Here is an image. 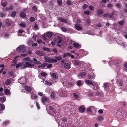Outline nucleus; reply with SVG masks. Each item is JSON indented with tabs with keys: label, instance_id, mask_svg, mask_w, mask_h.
<instances>
[{
	"label": "nucleus",
	"instance_id": "obj_62",
	"mask_svg": "<svg viewBox=\"0 0 127 127\" xmlns=\"http://www.w3.org/2000/svg\"><path fill=\"white\" fill-rule=\"evenodd\" d=\"M101 93V92H96V96H98V95H100Z\"/></svg>",
	"mask_w": 127,
	"mask_h": 127
},
{
	"label": "nucleus",
	"instance_id": "obj_15",
	"mask_svg": "<svg viewBox=\"0 0 127 127\" xmlns=\"http://www.w3.org/2000/svg\"><path fill=\"white\" fill-rule=\"evenodd\" d=\"M25 88L26 90L28 92H30L31 90V88L28 86H26L25 87Z\"/></svg>",
	"mask_w": 127,
	"mask_h": 127
},
{
	"label": "nucleus",
	"instance_id": "obj_37",
	"mask_svg": "<svg viewBox=\"0 0 127 127\" xmlns=\"http://www.w3.org/2000/svg\"><path fill=\"white\" fill-rule=\"evenodd\" d=\"M31 98L32 99L34 98L35 99H36L37 98V96H36L35 95H32L31 96Z\"/></svg>",
	"mask_w": 127,
	"mask_h": 127
},
{
	"label": "nucleus",
	"instance_id": "obj_19",
	"mask_svg": "<svg viewBox=\"0 0 127 127\" xmlns=\"http://www.w3.org/2000/svg\"><path fill=\"white\" fill-rule=\"evenodd\" d=\"M118 84L120 86H122L123 85V83L122 81H117Z\"/></svg>",
	"mask_w": 127,
	"mask_h": 127
},
{
	"label": "nucleus",
	"instance_id": "obj_10",
	"mask_svg": "<svg viewBox=\"0 0 127 127\" xmlns=\"http://www.w3.org/2000/svg\"><path fill=\"white\" fill-rule=\"evenodd\" d=\"M75 27L77 30L78 31L81 30L82 29V28L78 24H77L75 25Z\"/></svg>",
	"mask_w": 127,
	"mask_h": 127
},
{
	"label": "nucleus",
	"instance_id": "obj_36",
	"mask_svg": "<svg viewBox=\"0 0 127 127\" xmlns=\"http://www.w3.org/2000/svg\"><path fill=\"white\" fill-rule=\"evenodd\" d=\"M81 82L80 80H78L77 82V85L78 86H80L81 85Z\"/></svg>",
	"mask_w": 127,
	"mask_h": 127
},
{
	"label": "nucleus",
	"instance_id": "obj_34",
	"mask_svg": "<svg viewBox=\"0 0 127 127\" xmlns=\"http://www.w3.org/2000/svg\"><path fill=\"white\" fill-rule=\"evenodd\" d=\"M97 120L99 121H101L103 120V118L101 116H99L98 117Z\"/></svg>",
	"mask_w": 127,
	"mask_h": 127
},
{
	"label": "nucleus",
	"instance_id": "obj_24",
	"mask_svg": "<svg viewBox=\"0 0 127 127\" xmlns=\"http://www.w3.org/2000/svg\"><path fill=\"white\" fill-rule=\"evenodd\" d=\"M52 76L54 78H57L58 77V75L56 73H53L52 74Z\"/></svg>",
	"mask_w": 127,
	"mask_h": 127
},
{
	"label": "nucleus",
	"instance_id": "obj_13",
	"mask_svg": "<svg viewBox=\"0 0 127 127\" xmlns=\"http://www.w3.org/2000/svg\"><path fill=\"white\" fill-rule=\"evenodd\" d=\"M36 53L37 55H40L41 56H43L44 54L43 53L42 51H37L36 52Z\"/></svg>",
	"mask_w": 127,
	"mask_h": 127
},
{
	"label": "nucleus",
	"instance_id": "obj_5",
	"mask_svg": "<svg viewBox=\"0 0 127 127\" xmlns=\"http://www.w3.org/2000/svg\"><path fill=\"white\" fill-rule=\"evenodd\" d=\"M95 108L93 106L89 107L87 109V111L88 112H91L95 110Z\"/></svg>",
	"mask_w": 127,
	"mask_h": 127
},
{
	"label": "nucleus",
	"instance_id": "obj_60",
	"mask_svg": "<svg viewBox=\"0 0 127 127\" xmlns=\"http://www.w3.org/2000/svg\"><path fill=\"white\" fill-rule=\"evenodd\" d=\"M113 6V5L112 4H108L107 5V7L109 8H111Z\"/></svg>",
	"mask_w": 127,
	"mask_h": 127
},
{
	"label": "nucleus",
	"instance_id": "obj_4",
	"mask_svg": "<svg viewBox=\"0 0 127 127\" xmlns=\"http://www.w3.org/2000/svg\"><path fill=\"white\" fill-rule=\"evenodd\" d=\"M60 95L62 97H66L67 95V92L64 91H62L60 93Z\"/></svg>",
	"mask_w": 127,
	"mask_h": 127
},
{
	"label": "nucleus",
	"instance_id": "obj_18",
	"mask_svg": "<svg viewBox=\"0 0 127 127\" xmlns=\"http://www.w3.org/2000/svg\"><path fill=\"white\" fill-rule=\"evenodd\" d=\"M46 36L48 38H50L52 36V34L50 32H49L46 34Z\"/></svg>",
	"mask_w": 127,
	"mask_h": 127
},
{
	"label": "nucleus",
	"instance_id": "obj_46",
	"mask_svg": "<svg viewBox=\"0 0 127 127\" xmlns=\"http://www.w3.org/2000/svg\"><path fill=\"white\" fill-rule=\"evenodd\" d=\"M118 23L120 25H122L124 24V21H123L122 20V21H119Z\"/></svg>",
	"mask_w": 127,
	"mask_h": 127
},
{
	"label": "nucleus",
	"instance_id": "obj_7",
	"mask_svg": "<svg viewBox=\"0 0 127 127\" xmlns=\"http://www.w3.org/2000/svg\"><path fill=\"white\" fill-rule=\"evenodd\" d=\"M64 66L65 68L67 69H69L71 68L69 64L67 63H65Z\"/></svg>",
	"mask_w": 127,
	"mask_h": 127
},
{
	"label": "nucleus",
	"instance_id": "obj_9",
	"mask_svg": "<svg viewBox=\"0 0 127 127\" xmlns=\"http://www.w3.org/2000/svg\"><path fill=\"white\" fill-rule=\"evenodd\" d=\"M61 122L62 123L61 124V125L62 126H64V125L65 124H66L67 123V121L66 119L64 118H63L62 119V120L61 121Z\"/></svg>",
	"mask_w": 127,
	"mask_h": 127
},
{
	"label": "nucleus",
	"instance_id": "obj_16",
	"mask_svg": "<svg viewBox=\"0 0 127 127\" xmlns=\"http://www.w3.org/2000/svg\"><path fill=\"white\" fill-rule=\"evenodd\" d=\"M79 110L80 112H83L84 111L85 108L83 106H81L80 107Z\"/></svg>",
	"mask_w": 127,
	"mask_h": 127
},
{
	"label": "nucleus",
	"instance_id": "obj_49",
	"mask_svg": "<svg viewBox=\"0 0 127 127\" xmlns=\"http://www.w3.org/2000/svg\"><path fill=\"white\" fill-rule=\"evenodd\" d=\"M124 69L126 70H127V63H125L124 64Z\"/></svg>",
	"mask_w": 127,
	"mask_h": 127
},
{
	"label": "nucleus",
	"instance_id": "obj_44",
	"mask_svg": "<svg viewBox=\"0 0 127 127\" xmlns=\"http://www.w3.org/2000/svg\"><path fill=\"white\" fill-rule=\"evenodd\" d=\"M32 9L34 11L37 12V8L35 6H34L32 8Z\"/></svg>",
	"mask_w": 127,
	"mask_h": 127
},
{
	"label": "nucleus",
	"instance_id": "obj_8",
	"mask_svg": "<svg viewBox=\"0 0 127 127\" xmlns=\"http://www.w3.org/2000/svg\"><path fill=\"white\" fill-rule=\"evenodd\" d=\"M74 64L76 66H80L81 65V62L80 61L75 60L74 61Z\"/></svg>",
	"mask_w": 127,
	"mask_h": 127
},
{
	"label": "nucleus",
	"instance_id": "obj_53",
	"mask_svg": "<svg viewBox=\"0 0 127 127\" xmlns=\"http://www.w3.org/2000/svg\"><path fill=\"white\" fill-rule=\"evenodd\" d=\"M17 51L18 52H21L20 48V46L18 47L16 49Z\"/></svg>",
	"mask_w": 127,
	"mask_h": 127
},
{
	"label": "nucleus",
	"instance_id": "obj_43",
	"mask_svg": "<svg viewBox=\"0 0 127 127\" xmlns=\"http://www.w3.org/2000/svg\"><path fill=\"white\" fill-rule=\"evenodd\" d=\"M87 77L90 80H91L93 79V77L90 74H89L88 75Z\"/></svg>",
	"mask_w": 127,
	"mask_h": 127
},
{
	"label": "nucleus",
	"instance_id": "obj_33",
	"mask_svg": "<svg viewBox=\"0 0 127 127\" xmlns=\"http://www.w3.org/2000/svg\"><path fill=\"white\" fill-rule=\"evenodd\" d=\"M5 100V98L3 97H0V101L4 102Z\"/></svg>",
	"mask_w": 127,
	"mask_h": 127
},
{
	"label": "nucleus",
	"instance_id": "obj_50",
	"mask_svg": "<svg viewBox=\"0 0 127 127\" xmlns=\"http://www.w3.org/2000/svg\"><path fill=\"white\" fill-rule=\"evenodd\" d=\"M51 97L53 98H54L55 97L54 93V92H52L51 93Z\"/></svg>",
	"mask_w": 127,
	"mask_h": 127
},
{
	"label": "nucleus",
	"instance_id": "obj_55",
	"mask_svg": "<svg viewBox=\"0 0 127 127\" xmlns=\"http://www.w3.org/2000/svg\"><path fill=\"white\" fill-rule=\"evenodd\" d=\"M89 9L91 10H94V7L92 6H90L89 7Z\"/></svg>",
	"mask_w": 127,
	"mask_h": 127
},
{
	"label": "nucleus",
	"instance_id": "obj_29",
	"mask_svg": "<svg viewBox=\"0 0 127 127\" xmlns=\"http://www.w3.org/2000/svg\"><path fill=\"white\" fill-rule=\"evenodd\" d=\"M57 2L59 5H62V2L61 0H57Z\"/></svg>",
	"mask_w": 127,
	"mask_h": 127
},
{
	"label": "nucleus",
	"instance_id": "obj_42",
	"mask_svg": "<svg viewBox=\"0 0 127 127\" xmlns=\"http://www.w3.org/2000/svg\"><path fill=\"white\" fill-rule=\"evenodd\" d=\"M47 64V63H43L41 65V66L42 68L44 67L45 66H46Z\"/></svg>",
	"mask_w": 127,
	"mask_h": 127
},
{
	"label": "nucleus",
	"instance_id": "obj_39",
	"mask_svg": "<svg viewBox=\"0 0 127 127\" xmlns=\"http://www.w3.org/2000/svg\"><path fill=\"white\" fill-rule=\"evenodd\" d=\"M16 14V12L15 11L13 12L11 14V16L12 17H15Z\"/></svg>",
	"mask_w": 127,
	"mask_h": 127
},
{
	"label": "nucleus",
	"instance_id": "obj_21",
	"mask_svg": "<svg viewBox=\"0 0 127 127\" xmlns=\"http://www.w3.org/2000/svg\"><path fill=\"white\" fill-rule=\"evenodd\" d=\"M5 109V106L3 104H0V110H4Z\"/></svg>",
	"mask_w": 127,
	"mask_h": 127
},
{
	"label": "nucleus",
	"instance_id": "obj_41",
	"mask_svg": "<svg viewBox=\"0 0 127 127\" xmlns=\"http://www.w3.org/2000/svg\"><path fill=\"white\" fill-rule=\"evenodd\" d=\"M61 29V30L63 32H66L67 30L66 28L64 27H62Z\"/></svg>",
	"mask_w": 127,
	"mask_h": 127
},
{
	"label": "nucleus",
	"instance_id": "obj_23",
	"mask_svg": "<svg viewBox=\"0 0 127 127\" xmlns=\"http://www.w3.org/2000/svg\"><path fill=\"white\" fill-rule=\"evenodd\" d=\"M20 16L21 17L23 18H25L26 16L25 14L23 12L21 13L20 14Z\"/></svg>",
	"mask_w": 127,
	"mask_h": 127
},
{
	"label": "nucleus",
	"instance_id": "obj_38",
	"mask_svg": "<svg viewBox=\"0 0 127 127\" xmlns=\"http://www.w3.org/2000/svg\"><path fill=\"white\" fill-rule=\"evenodd\" d=\"M10 81L9 79H7L5 81V83L6 85H8L10 84Z\"/></svg>",
	"mask_w": 127,
	"mask_h": 127
},
{
	"label": "nucleus",
	"instance_id": "obj_59",
	"mask_svg": "<svg viewBox=\"0 0 127 127\" xmlns=\"http://www.w3.org/2000/svg\"><path fill=\"white\" fill-rule=\"evenodd\" d=\"M34 63L36 64H41L40 62L39 61H36Z\"/></svg>",
	"mask_w": 127,
	"mask_h": 127
},
{
	"label": "nucleus",
	"instance_id": "obj_30",
	"mask_svg": "<svg viewBox=\"0 0 127 127\" xmlns=\"http://www.w3.org/2000/svg\"><path fill=\"white\" fill-rule=\"evenodd\" d=\"M40 74H41L42 76L43 77H45V76H46L47 75V74L45 72H41L40 73Z\"/></svg>",
	"mask_w": 127,
	"mask_h": 127
},
{
	"label": "nucleus",
	"instance_id": "obj_31",
	"mask_svg": "<svg viewBox=\"0 0 127 127\" xmlns=\"http://www.w3.org/2000/svg\"><path fill=\"white\" fill-rule=\"evenodd\" d=\"M21 63L17 64L16 65V68L17 69L18 68L19 66L21 67Z\"/></svg>",
	"mask_w": 127,
	"mask_h": 127
},
{
	"label": "nucleus",
	"instance_id": "obj_20",
	"mask_svg": "<svg viewBox=\"0 0 127 127\" xmlns=\"http://www.w3.org/2000/svg\"><path fill=\"white\" fill-rule=\"evenodd\" d=\"M42 103H44L46 102L47 100V97H43L42 98Z\"/></svg>",
	"mask_w": 127,
	"mask_h": 127
},
{
	"label": "nucleus",
	"instance_id": "obj_40",
	"mask_svg": "<svg viewBox=\"0 0 127 127\" xmlns=\"http://www.w3.org/2000/svg\"><path fill=\"white\" fill-rule=\"evenodd\" d=\"M30 20L32 22L35 21V18L33 17H31L30 18Z\"/></svg>",
	"mask_w": 127,
	"mask_h": 127
},
{
	"label": "nucleus",
	"instance_id": "obj_26",
	"mask_svg": "<svg viewBox=\"0 0 127 127\" xmlns=\"http://www.w3.org/2000/svg\"><path fill=\"white\" fill-rule=\"evenodd\" d=\"M97 13L98 14H101L103 13V12L101 9H99L97 11Z\"/></svg>",
	"mask_w": 127,
	"mask_h": 127
},
{
	"label": "nucleus",
	"instance_id": "obj_64",
	"mask_svg": "<svg viewBox=\"0 0 127 127\" xmlns=\"http://www.w3.org/2000/svg\"><path fill=\"white\" fill-rule=\"evenodd\" d=\"M9 9L10 10H13L14 9V7L12 6H10Z\"/></svg>",
	"mask_w": 127,
	"mask_h": 127
},
{
	"label": "nucleus",
	"instance_id": "obj_54",
	"mask_svg": "<svg viewBox=\"0 0 127 127\" xmlns=\"http://www.w3.org/2000/svg\"><path fill=\"white\" fill-rule=\"evenodd\" d=\"M115 63H116L115 65L116 66H118L119 65H120V64L119 62H115Z\"/></svg>",
	"mask_w": 127,
	"mask_h": 127
},
{
	"label": "nucleus",
	"instance_id": "obj_47",
	"mask_svg": "<svg viewBox=\"0 0 127 127\" xmlns=\"http://www.w3.org/2000/svg\"><path fill=\"white\" fill-rule=\"evenodd\" d=\"M6 15L4 13L2 12H1L0 13V16L3 17L5 16Z\"/></svg>",
	"mask_w": 127,
	"mask_h": 127
},
{
	"label": "nucleus",
	"instance_id": "obj_35",
	"mask_svg": "<svg viewBox=\"0 0 127 127\" xmlns=\"http://www.w3.org/2000/svg\"><path fill=\"white\" fill-rule=\"evenodd\" d=\"M73 95L75 99H77L78 98V95L75 93H74L73 94Z\"/></svg>",
	"mask_w": 127,
	"mask_h": 127
},
{
	"label": "nucleus",
	"instance_id": "obj_2",
	"mask_svg": "<svg viewBox=\"0 0 127 127\" xmlns=\"http://www.w3.org/2000/svg\"><path fill=\"white\" fill-rule=\"evenodd\" d=\"M114 15V13L113 12L112 13L110 14L107 13L104 14L103 15V16L104 17H108L110 18H113V16Z\"/></svg>",
	"mask_w": 127,
	"mask_h": 127
},
{
	"label": "nucleus",
	"instance_id": "obj_12",
	"mask_svg": "<svg viewBox=\"0 0 127 127\" xmlns=\"http://www.w3.org/2000/svg\"><path fill=\"white\" fill-rule=\"evenodd\" d=\"M20 48L21 52L22 53H24L25 51V49L24 45H22L20 46Z\"/></svg>",
	"mask_w": 127,
	"mask_h": 127
},
{
	"label": "nucleus",
	"instance_id": "obj_14",
	"mask_svg": "<svg viewBox=\"0 0 127 127\" xmlns=\"http://www.w3.org/2000/svg\"><path fill=\"white\" fill-rule=\"evenodd\" d=\"M86 83L88 84L92 85L93 84V82L89 80H86L85 81Z\"/></svg>",
	"mask_w": 127,
	"mask_h": 127
},
{
	"label": "nucleus",
	"instance_id": "obj_3",
	"mask_svg": "<svg viewBox=\"0 0 127 127\" xmlns=\"http://www.w3.org/2000/svg\"><path fill=\"white\" fill-rule=\"evenodd\" d=\"M25 64L26 65L24 66L25 67H32L34 66V65L32 63H30L29 62H26L25 63Z\"/></svg>",
	"mask_w": 127,
	"mask_h": 127
},
{
	"label": "nucleus",
	"instance_id": "obj_51",
	"mask_svg": "<svg viewBox=\"0 0 127 127\" xmlns=\"http://www.w3.org/2000/svg\"><path fill=\"white\" fill-rule=\"evenodd\" d=\"M90 13V12L89 11H85L84 13V14H87V15H89Z\"/></svg>",
	"mask_w": 127,
	"mask_h": 127
},
{
	"label": "nucleus",
	"instance_id": "obj_61",
	"mask_svg": "<svg viewBox=\"0 0 127 127\" xmlns=\"http://www.w3.org/2000/svg\"><path fill=\"white\" fill-rule=\"evenodd\" d=\"M98 112L99 113L102 114L103 113V111L102 110L100 109L98 111Z\"/></svg>",
	"mask_w": 127,
	"mask_h": 127
},
{
	"label": "nucleus",
	"instance_id": "obj_32",
	"mask_svg": "<svg viewBox=\"0 0 127 127\" xmlns=\"http://www.w3.org/2000/svg\"><path fill=\"white\" fill-rule=\"evenodd\" d=\"M70 56V54L69 53H66L64 54L63 56V57H65L67 56Z\"/></svg>",
	"mask_w": 127,
	"mask_h": 127
},
{
	"label": "nucleus",
	"instance_id": "obj_58",
	"mask_svg": "<svg viewBox=\"0 0 127 127\" xmlns=\"http://www.w3.org/2000/svg\"><path fill=\"white\" fill-rule=\"evenodd\" d=\"M104 86L105 88H106L108 84L107 83H105L104 84Z\"/></svg>",
	"mask_w": 127,
	"mask_h": 127
},
{
	"label": "nucleus",
	"instance_id": "obj_27",
	"mask_svg": "<svg viewBox=\"0 0 127 127\" xmlns=\"http://www.w3.org/2000/svg\"><path fill=\"white\" fill-rule=\"evenodd\" d=\"M4 92L6 94L8 95L10 94V91L9 89H6L4 90Z\"/></svg>",
	"mask_w": 127,
	"mask_h": 127
},
{
	"label": "nucleus",
	"instance_id": "obj_63",
	"mask_svg": "<svg viewBox=\"0 0 127 127\" xmlns=\"http://www.w3.org/2000/svg\"><path fill=\"white\" fill-rule=\"evenodd\" d=\"M36 37H37V36L35 34V35H33V39L34 40H36Z\"/></svg>",
	"mask_w": 127,
	"mask_h": 127
},
{
	"label": "nucleus",
	"instance_id": "obj_17",
	"mask_svg": "<svg viewBox=\"0 0 127 127\" xmlns=\"http://www.w3.org/2000/svg\"><path fill=\"white\" fill-rule=\"evenodd\" d=\"M59 20L61 22L66 23L67 22V21L65 19L60 18L59 19Z\"/></svg>",
	"mask_w": 127,
	"mask_h": 127
},
{
	"label": "nucleus",
	"instance_id": "obj_25",
	"mask_svg": "<svg viewBox=\"0 0 127 127\" xmlns=\"http://www.w3.org/2000/svg\"><path fill=\"white\" fill-rule=\"evenodd\" d=\"M45 84L49 86L53 84L52 83L49 82L46 80L45 81Z\"/></svg>",
	"mask_w": 127,
	"mask_h": 127
},
{
	"label": "nucleus",
	"instance_id": "obj_1",
	"mask_svg": "<svg viewBox=\"0 0 127 127\" xmlns=\"http://www.w3.org/2000/svg\"><path fill=\"white\" fill-rule=\"evenodd\" d=\"M45 60L46 62L49 63H54L56 62L57 61L56 59L53 58H51L49 57H45Z\"/></svg>",
	"mask_w": 127,
	"mask_h": 127
},
{
	"label": "nucleus",
	"instance_id": "obj_52",
	"mask_svg": "<svg viewBox=\"0 0 127 127\" xmlns=\"http://www.w3.org/2000/svg\"><path fill=\"white\" fill-rule=\"evenodd\" d=\"M88 5L87 4H84L83 6V9H86L88 7Z\"/></svg>",
	"mask_w": 127,
	"mask_h": 127
},
{
	"label": "nucleus",
	"instance_id": "obj_45",
	"mask_svg": "<svg viewBox=\"0 0 127 127\" xmlns=\"http://www.w3.org/2000/svg\"><path fill=\"white\" fill-rule=\"evenodd\" d=\"M30 59V57H27L25 58L24 60L25 61H27L29 62Z\"/></svg>",
	"mask_w": 127,
	"mask_h": 127
},
{
	"label": "nucleus",
	"instance_id": "obj_22",
	"mask_svg": "<svg viewBox=\"0 0 127 127\" xmlns=\"http://www.w3.org/2000/svg\"><path fill=\"white\" fill-rule=\"evenodd\" d=\"M86 73L84 72H82L80 73H79V75L81 77H83L84 76L86 75Z\"/></svg>",
	"mask_w": 127,
	"mask_h": 127
},
{
	"label": "nucleus",
	"instance_id": "obj_48",
	"mask_svg": "<svg viewBox=\"0 0 127 127\" xmlns=\"http://www.w3.org/2000/svg\"><path fill=\"white\" fill-rule=\"evenodd\" d=\"M19 25L22 27H25L26 26V25L24 23H21Z\"/></svg>",
	"mask_w": 127,
	"mask_h": 127
},
{
	"label": "nucleus",
	"instance_id": "obj_6",
	"mask_svg": "<svg viewBox=\"0 0 127 127\" xmlns=\"http://www.w3.org/2000/svg\"><path fill=\"white\" fill-rule=\"evenodd\" d=\"M62 40V38L58 36L56 40H54V41L57 44H60Z\"/></svg>",
	"mask_w": 127,
	"mask_h": 127
},
{
	"label": "nucleus",
	"instance_id": "obj_57",
	"mask_svg": "<svg viewBox=\"0 0 127 127\" xmlns=\"http://www.w3.org/2000/svg\"><path fill=\"white\" fill-rule=\"evenodd\" d=\"M115 6L117 8H120L121 7V6L120 5L119 3L115 5Z\"/></svg>",
	"mask_w": 127,
	"mask_h": 127
},
{
	"label": "nucleus",
	"instance_id": "obj_56",
	"mask_svg": "<svg viewBox=\"0 0 127 127\" xmlns=\"http://www.w3.org/2000/svg\"><path fill=\"white\" fill-rule=\"evenodd\" d=\"M9 76H13V72L12 71H11L9 72Z\"/></svg>",
	"mask_w": 127,
	"mask_h": 127
},
{
	"label": "nucleus",
	"instance_id": "obj_28",
	"mask_svg": "<svg viewBox=\"0 0 127 127\" xmlns=\"http://www.w3.org/2000/svg\"><path fill=\"white\" fill-rule=\"evenodd\" d=\"M55 58L56 59L59 61L61 60L62 59V57L60 56L58 57L56 56L55 57Z\"/></svg>",
	"mask_w": 127,
	"mask_h": 127
},
{
	"label": "nucleus",
	"instance_id": "obj_11",
	"mask_svg": "<svg viewBox=\"0 0 127 127\" xmlns=\"http://www.w3.org/2000/svg\"><path fill=\"white\" fill-rule=\"evenodd\" d=\"M73 45L76 48H80L81 47V46L80 45H79L78 43L76 42H74L73 43Z\"/></svg>",
	"mask_w": 127,
	"mask_h": 127
}]
</instances>
